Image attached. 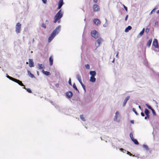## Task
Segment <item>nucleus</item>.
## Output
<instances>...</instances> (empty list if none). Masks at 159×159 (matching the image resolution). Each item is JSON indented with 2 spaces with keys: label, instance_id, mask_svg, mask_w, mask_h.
I'll return each instance as SVG.
<instances>
[{
  "label": "nucleus",
  "instance_id": "f257e3e1",
  "mask_svg": "<svg viewBox=\"0 0 159 159\" xmlns=\"http://www.w3.org/2000/svg\"><path fill=\"white\" fill-rule=\"evenodd\" d=\"M61 26L59 25L53 31L48 39V42H50L52 40L57 34L60 30Z\"/></svg>",
  "mask_w": 159,
  "mask_h": 159
},
{
  "label": "nucleus",
  "instance_id": "f03ea898",
  "mask_svg": "<svg viewBox=\"0 0 159 159\" xmlns=\"http://www.w3.org/2000/svg\"><path fill=\"white\" fill-rule=\"evenodd\" d=\"M63 14L61 10H60L55 15L54 19V22L56 23L58 21V22L59 23L60 19L62 17Z\"/></svg>",
  "mask_w": 159,
  "mask_h": 159
},
{
  "label": "nucleus",
  "instance_id": "7ed1b4c3",
  "mask_svg": "<svg viewBox=\"0 0 159 159\" xmlns=\"http://www.w3.org/2000/svg\"><path fill=\"white\" fill-rule=\"evenodd\" d=\"M103 41V39L101 38H99L96 41L95 43V45L96 47V48L95 50H96L97 48L100 46V44Z\"/></svg>",
  "mask_w": 159,
  "mask_h": 159
},
{
  "label": "nucleus",
  "instance_id": "20e7f679",
  "mask_svg": "<svg viewBox=\"0 0 159 159\" xmlns=\"http://www.w3.org/2000/svg\"><path fill=\"white\" fill-rule=\"evenodd\" d=\"M91 34L92 36L95 39H97L99 36L98 32L95 30L91 31Z\"/></svg>",
  "mask_w": 159,
  "mask_h": 159
},
{
  "label": "nucleus",
  "instance_id": "39448f33",
  "mask_svg": "<svg viewBox=\"0 0 159 159\" xmlns=\"http://www.w3.org/2000/svg\"><path fill=\"white\" fill-rule=\"evenodd\" d=\"M21 30V24L19 22L17 23L16 26V31L17 33L20 32Z\"/></svg>",
  "mask_w": 159,
  "mask_h": 159
},
{
  "label": "nucleus",
  "instance_id": "423d86ee",
  "mask_svg": "<svg viewBox=\"0 0 159 159\" xmlns=\"http://www.w3.org/2000/svg\"><path fill=\"white\" fill-rule=\"evenodd\" d=\"M152 45L154 46L155 48H159L158 41L156 39H153Z\"/></svg>",
  "mask_w": 159,
  "mask_h": 159
},
{
  "label": "nucleus",
  "instance_id": "0eeeda50",
  "mask_svg": "<svg viewBox=\"0 0 159 159\" xmlns=\"http://www.w3.org/2000/svg\"><path fill=\"white\" fill-rule=\"evenodd\" d=\"M93 7V10L95 12L98 11L100 9L99 6L96 4H94Z\"/></svg>",
  "mask_w": 159,
  "mask_h": 159
},
{
  "label": "nucleus",
  "instance_id": "6e6552de",
  "mask_svg": "<svg viewBox=\"0 0 159 159\" xmlns=\"http://www.w3.org/2000/svg\"><path fill=\"white\" fill-rule=\"evenodd\" d=\"M14 81L18 83L19 85L21 86H24V87L25 86V85L22 83V81H20V80H17L15 79Z\"/></svg>",
  "mask_w": 159,
  "mask_h": 159
},
{
  "label": "nucleus",
  "instance_id": "1a4fd4ad",
  "mask_svg": "<svg viewBox=\"0 0 159 159\" xmlns=\"http://www.w3.org/2000/svg\"><path fill=\"white\" fill-rule=\"evenodd\" d=\"M93 22L96 25H98L101 24V21L97 19H94L93 20Z\"/></svg>",
  "mask_w": 159,
  "mask_h": 159
},
{
  "label": "nucleus",
  "instance_id": "9d476101",
  "mask_svg": "<svg viewBox=\"0 0 159 159\" xmlns=\"http://www.w3.org/2000/svg\"><path fill=\"white\" fill-rule=\"evenodd\" d=\"M63 0H60L58 4V9H60L63 4Z\"/></svg>",
  "mask_w": 159,
  "mask_h": 159
},
{
  "label": "nucleus",
  "instance_id": "9b49d317",
  "mask_svg": "<svg viewBox=\"0 0 159 159\" xmlns=\"http://www.w3.org/2000/svg\"><path fill=\"white\" fill-rule=\"evenodd\" d=\"M66 95L69 98H71L73 95V93L71 91H69L66 93Z\"/></svg>",
  "mask_w": 159,
  "mask_h": 159
},
{
  "label": "nucleus",
  "instance_id": "f8f14e48",
  "mask_svg": "<svg viewBox=\"0 0 159 159\" xmlns=\"http://www.w3.org/2000/svg\"><path fill=\"white\" fill-rule=\"evenodd\" d=\"M29 66L30 67H32L34 66V62L32 59H29Z\"/></svg>",
  "mask_w": 159,
  "mask_h": 159
},
{
  "label": "nucleus",
  "instance_id": "ddd939ff",
  "mask_svg": "<svg viewBox=\"0 0 159 159\" xmlns=\"http://www.w3.org/2000/svg\"><path fill=\"white\" fill-rule=\"evenodd\" d=\"M53 57L52 56H50L49 58V61L50 65L51 66L52 65L53 62Z\"/></svg>",
  "mask_w": 159,
  "mask_h": 159
},
{
  "label": "nucleus",
  "instance_id": "4468645a",
  "mask_svg": "<svg viewBox=\"0 0 159 159\" xmlns=\"http://www.w3.org/2000/svg\"><path fill=\"white\" fill-rule=\"evenodd\" d=\"M89 74L91 75V76L95 77L96 75V72L95 71H90Z\"/></svg>",
  "mask_w": 159,
  "mask_h": 159
},
{
  "label": "nucleus",
  "instance_id": "2eb2a0df",
  "mask_svg": "<svg viewBox=\"0 0 159 159\" xmlns=\"http://www.w3.org/2000/svg\"><path fill=\"white\" fill-rule=\"evenodd\" d=\"M152 41V39H150L148 40V41L147 42V46H148V47H150V45H151Z\"/></svg>",
  "mask_w": 159,
  "mask_h": 159
},
{
  "label": "nucleus",
  "instance_id": "dca6fc26",
  "mask_svg": "<svg viewBox=\"0 0 159 159\" xmlns=\"http://www.w3.org/2000/svg\"><path fill=\"white\" fill-rule=\"evenodd\" d=\"M132 29V27L130 26H128L127 28H126L125 30V32H128L129 30H131Z\"/></svg>",
  "mask_w": 159,
  "mask_h": 159
},
{
  "label": "nucleus",
  "instance_id": "f3484780",
  "mask_svg": "<svg viewBox=\"0 0 159 159\" xmlns=\"http://www.w3.org/2000/svg\"><path fill=\"white\" fill-rule=\"evenodd\" d=\"M96 78L95 77L91 76L90 79V81L92 82H94L96 81Z\"/></svg>",
  "mask_w": 159,
  "mask_h": 159
},
{
  "label": "nucleus",
  "instance_id": "a211bd4d",
  "mask_svg": "<svg viewBox=\"0 0 159 159\" xmlns=\"http://www.w3.org/2000/svg\"><path fill=\"white\" fill-rule=\"evenodd\" d=\"M27 72L28 75L29 76H30L31 78H33L34 77V75L32 74L30 71L28 70Z\"/></svg>",
  "mask_w": 159,
  "mask_h": 159
},
{
  "label": "nucleus",
  "instance_id": "6ab92c4d",
  "mask_svg": "<svg viewBox=\"0 0 159 159\" xmlns=\"http://www.w3.org/2000/svg\"><path fill=\"white\" fill-rule=\"evenodd\" d=\"M76 77L79 82L81 81L82 80L81 77L79 75H77L76 76Z\"/></svg>",
  "mask_w": 159,
  "mask_h": 159
},
{
  "label": "nucleus",
  "instance_id": "aec40b11",
  "mask_svg": "<svg viewBox=\"0 0 159 159\" xmlns=\"http://www.w3.org/2000/svg\"><path fill=\"white\" fill-rule=\"evenodd\" d=\"M144 31H145V29L144 28H143L142 29V30L139 33V35L140 36H142L143 34L144 33Z\"/></svg>",
  "mask_w": 159,
  "mask_h": 159
},
{
  "label": "nucleus",
  "instance_id": "412c9836",
  "mask_svg": "<svg viewBox=\"0 0 159 159\" xmlns=\"http://www.w3.org/2000/svg\"><path fill=\"white\" fill-rule=\"evenodd\" d=\"M132 140L135 144L138 145L139 144V143L138 142L136 139H132Z\"/></svg>",
  "mask_w": 159,
  "mask_h": 159
},
{
  "label": "nucleus",
  "instance_id": "4be33fe9",
  "mask_svg": "<svg viewBox=\"0 0 159 159\" xmlns=\"http://www.w3.org/2000/svg\"><path fill=\"white\" fill-rule=\"evenodd\" d=\"M39 66L38 68L39 69H43L44 68V66L42 64H39L38 65Z\"/></svg>",
  "mask_w": 159,
  "mask_h": 159
},
{
  "label": "nucleus",
  "instance_id": "5701e85b",
  "mask_svg": "<svg viewBox=\"0 0 159 159\" xmlns=\"http://www.w3.org/2000/svg\"><path fill=\"white\" fill-rule=\"evenodd\" d=\"M144 113L146 115H149L150 112L148 109H145L144 111Z\"/></svg>",
  "mask_w": 159,
  "mask_h": 159
},
{
  "label": "nucleus",
  "instance_id": "b1692460",
  "mask_svg": "<svg viewBox=\"0 0 159 159\" xmlns=\"http://www.w3.org/2000/svg\"><path fill=\"white\" fill-rule=\"evenodd\" d=\"M43 72L44 74L47 75H50V73L49 72L47 71H45L44 70H43Z\"/></svg>",
  "mask_w": 159,
  "mask_h": 159
},
{
  "label": "nucleus",
  "instance_id": "393cba45",
  "mask_svg": "<svg viewBox=\"0 0 159 159\" xmlns=\"http://www.w3.org/2000/svg\"><path fill=\"white\" fill-rule=\"evenodd\" d=\"M23 88L25 89L29 93H32V91L30 89H26L25 86L23 87Z\"/></svg>",
  "mask_w": 159,
  "mask_h": 159
},
{
  "label": "nucleus",
  "instance_id": "a878e982",
  "mask_svg": "<svg viewBox=\"0 0 159 159\" xmlns=\"http://www.w3.org/2000/svg\"><path fill=\"white\" fill-rule=\"evenodd\" d=\"M7 77L9 79H10V80H12V81H14V80L15 79V78H13L12 77H10L9 76V75H7Z\"/></svg>",
  "mask_w": 159,
  "mask_h": 159
},
{
  "label": "nucleus",
  "instance_id": "bb28decb",
  "mask_svg": "<svg viewBox=\"0 0 159 159\" xmlns=\"http://www.w3.org/2000/svg\"><path fill=\"white\" fill-rule=\"evenodd\" d=\"M129 136H130V137L131 138V140H132V139H134V138L133 137V134H132V133H130L129 134Z\"/></svg>",
  "mask_w": 159,
  "mask_h": 159
},
{
  "label": "nucleus",
  "instance_id": "cd10ccee",
  "mask_svg": "<svg viewBox=\"0 0 159 159\" xmlns=\"http://www.w3.org/2000/svg\"><path fill=\"white\" fill-rule=\"evenodd\" d=\"M73 87L75 89H76L77 91L78 92H79L78 90V89L77 88L75 84V83H74L73 84Z\"/></svg>",
  "mask_w": 159,
  "mask_h": 159
},
{
  "label": "nucleus",
  "instance_id": "c85d7f7f",
  "mask_svg": "<svg viewBox=\"0 0 159 159\" xmlns=\"http://www.w3.org/2000/svg\"><path fill=\"white\" fill-rule=\"evenodd\" d=\"M132 110L136 114V115H139V114L136 111V110L134 108H133L132 109Z\"/></svg>",
  "mask_w": 159,
  "mask_h": 159
},
{
  "label": "nucleus",
  "instance_id": "c756f323",
  "mask_svg": "<svg viewBox=\"0 0 159 159\" xmlns=\"http://www.w3.org/2000/svg\"><path fill=\"white\" fill-rule=\"evenodd\" d=\"M80 118L82 120L85 121V118L84 117L83 115H80Z\"/></svg>",
  "mask_w": 159,
  "mask_h": 159
},
{
  "label": "nucleus",
  "instance_id": "7c9ffc66",
  "mask_svg": "<svg viewBox=\"0 0 159 159\" xmlns=\"http://www.w3.org/2000/svg\"><path fill=\"white\" fill-rule=\"evenodd\" d=\"M143 147L145 148L147 150H148V148L147 145H143Z\"/></svg>",
  "mask_w": 159,
  "mask_h": 159
},
{
  "label": "nucleus",
  "instance_id": "2f4dec72",
  "mask_svg": "<svg viewBox=\"0 0 159 159\" xmlns=\"http://www.w3.org/2000/svg\"><path fill=\"white\" fill-rule=\"evenodd\" d=\"M85 67L87 69H90V66L88 64L85 65Z\"/></svg>",
  "mask_w": 159,
  "mask_h": 159
},
{
  "label": "nucleus",
  "instance_id": "473e14b6",
  "mask_svg": "<svg viewBox=\"0 0 159 159\" xmlns=\"http://www.w3.org/2000/svg\"><path fill=\"white\" fill-rule=\"evenodd\" d=\"M127 154L128 155H129L130 156H133V157L134 156V155H133V154L130 153V152H129L128 151H127Z\"/></svg>",
  "mask_w": 159,
  "mask_h": 159
},
{
  "label": "nucleus",
  "instance_id": "72a5a7b5",
  "mask_svg": "<svg viewBox=\"0 0 159 159\" xmlns=\"http://www.w3.org/2000/svg\"><path fill=\"white\" fill-rule=\"evenodd\" d=\"M129 98L130 97L129 96H128L124 100L127 102L128 100L129 99Z\"/></svg>",
  "mask_w": 159,
  "mask_h": 159
},
{
  "label": "nucleus",
  "instance_id": "f704fd0d",
  "mask_svg": "<svg viewBox=\"0 0 159 159\" xmlns=\"http://www.w3.org/2000/svg\"><path fill=\"white\" fill-rule=\"evenodd\" d=\"M129 98L130 97L129 96H128L124 100L127 102L128 100L129 99Z\"/></svg>",
  "mask_w": 159,
  "mask_h": 159
},
{
  "label": "nucleus",
  "instance_id": "c9c22d12",
  "mask_svg": "<svg viewBox=\"0 0 159 159\" xmlns=\"http://www.w3.org/2000/svg\"><path fill=\"white\" fill-rule=\"evenodd\" d=\"M146 105L147 106L148 108L151 110L152 109L150 106L148 105V104H146Z\"/></svg>",
  "mask_w": 159,
  "mask_h": 159
},
{
  "label": "nucleus",
  "instance_id": "e433bc0d",
  "mask_svg": "<svg viewBox=\"0 0 159 159\" xmlns=\"http://www.w3.org/2000/svg\"><path fill=\"white\" fill-rule=\"evenodd\" d=\"M151 110L152 111V112L153 114L154 115H155L156 114V112H155L154 110L153 109H152V110Z\"/></svg>",
  "mask_w": 159,
  "mask_h": 159
},
{
  "label": "nucleus",
  "instance_id": "4c0bfd02",
  "mask_svg": "<svg viewBox=\"0 0 159 159\" xmlns=\"http://www.w3.org/2000/svg\"><path fill=\"white\" fill-rule=\"evenodd\" d=\"M149 29L148 28H147L146 29V30H145V32L147 33V34H148L149 32Z\"/></svg>",
  "mask_w": 159,
  "mask_h": 159
},
{
  "label": "nucleus",
  "instance_id": "58836bf2",
  "mask_svg": "<svg viewBox=\"0 0 159 159\" xmlns=\"http://www.w3.org/2000/svg\"><path fill=\"white\" fill-rule=\"evenodd\" d=\"M146 115V116L145 117L144 119H149V115Z\"/></svg>",
  "mask_w": 159,
  "mask_h": 159
},
{
  "label": "nucleus",
  "instance_id": "ea45409f",
  "mask_svg": "<svg viewBox=\"0 0 159 159\" xmlns=\"http://www.w3.org/2000/svg\"><path fill=\"white\" fill-rule=\"evenodd\" d=\"M42 26L44 28H46V25H45V24L44 23H43L42 24Z\"/></svg>",
  "mask_w": 159,
  "mask_h": 159
},
{
  "label": "nucleus",
  "instance_id": "a19ab883",
  "mask_svg": "<svg viewBox=\"0 0 159 159\" xmlns=\"http://www.w3.org/2000/svg\"><path fill=\"white\" fill-rule=\"evenodd\" d=\"M69 84L70 85H72L71 79L70 78L68 81Z\"/></svg>",
  "mask_w": 159,
  "mask_h": 159
},
{
  "label": "nucleus",
  "instance_id": "79ce46f5",
  "mask_svg": "<svg viewBox=\"0 0 159 159\" xmlns=\"http://www.w3.org/2000/svg\"><path fill=\"white\" fill-rule=\"evenodd\" d=\"M126 102H126V101L124 100L123 102V107L125 106V105Z\"/></svg>",
  "mask_w": 159,
  "mask_h": 159
},
{
  "label": "nucleus",
  "instance_id": "37998d69",
  "mask_svg": "<svg viewBox=\"0 0 159 159\" xmlns=\"http://www.w3.org/2000/svg\"><path fill=\"white\" fill-rule=\"evenodd\" d=\"M123 7L125 10L126 11H127V8L124 5H123Z\"/></svg>",
  "mask_w": 159,
  "mask_h": 159
},
{
  "label": "nucleus",
  "instance_id": "c03bdc74",
  "mask_svg": "<svg viewBox=\"0 0 159 159\" xmlns=\"http://www.w3.org/2000/svg\"><path fill=\"white\" fill-rule=\"evenodd\" d=\"M119 112L118 111H116V117L119 115Z\"/></svg>",
  "mask_w": 159,
  "mask_h": 159
},
{
  "label": "nucleus",
  "instance_id": "a18cd8bd",
  "mask_svg": "<svg viewBox=\"0 0 159 159\" xmlns=\"http://www.w3.org/2000/svg\"><path fill=\"white\" fill-rule=\"evenodd\" d=\"M43 2L44 3L46 4L47 2V0H42Z\"/></svg>",
  "mask_w": 159,
  "mask_h": 159
},
{
  "label": "nucleus",
  "instance_id": "49530a36",
  "mask_svg": "<svg viewBox=\"0 0 159 159\" xmlns=\"http://www.w3.org/2000/svg\"><path fill=\"white\" fill-rule=\"evenodd\" d=\"M83 88L84 89V90H85V86L84 84H83L82 85Z\"/></svg>",
  "mask_w": 159,
  "mask_h": 159
},
{
  "label": "nucleus",
  "instance_id": "de8ad7c7",
  "mask_svg": "<svg viewBox=\"0 0 159 159\" xmlns=\"http://www.w3.org/2000/svg\"><path fill=\"white\" fill-rule=\"evenodd\" d=\"M141 115L142 116H144V113L143 112H141Z\"/></svg>",
  "mask_w": 159,
  "mask_h": 159
},
{
  "label": "nucleus",
  "instance_id": "09e8293b",
  "mask_svg": "<svg viewBox=\"0 0 159 159\" xmlns=\"http://www.w3.org/2000/svg\"><path fill=\"white\" fill-rule=\"evenodd\" d=\"M128 15H127L125 17V20L126 21L127 20V19H128Z\"/></svg>",
  "mask_w": 159,
  "mask_h": 159
},
{
  "label": "nucleus",
  "instance_id": "8fccbe9b",
  "mask_svg": "<svg viewBox=\"0 0 159 159\" xmlns=\"http://www.w3.org/2000/svg\"><path fill=\"white\" fill-rule=\"evenodd\" d=\"M79 82H80V84H81V86L82 85L84 84H83V83L82 82V80H81V81H80Z\"/></svg>",
  "mask_w": 159,
  "mask_h": 159
},
{
  "label": "nucleus",
  "instance_id": "3c124183",
  "mask_svg": "<svg viewBox=\"0 0 159 159\" xmlns=\"http://www.w3.org/2000/svg\"><path fill=\"white\" fill-rule=\"evenodd\" d=\"M130 122L132 124H134V120H131Z\"/></svg>",
  "mask_w": 159,
  "mask_h": 159
},
{
  "label": "nucleus",
  "instance_id": "603ef678",
  "mask_svg": "<svg viewBox=\"0 0 159 159\" xmlns=\"http://www.w3.org/2000/svg\"><path fill=\"white\" fill-rule=\"evenodd\" d=\"M93 1L95 3H97L98 2V0H93Z\"/></svg>",
  "mask_w": 159,
  "mask_h": 159
},
{
  "label": "nucleus",
  "instance_id": "864d4df0",
  "mask_svg": "<svg viewBox=\"0 0 159 159\" xmlns=\"http://www.w3.org/2000/svg\"><path fill=\"white\" fill-rule=\"evenodd\" d=\"M120 150L121 151H122L123 152V151L124 150L123 149V148H120Z\"/></svg>",
  "mask_w": 159,
  "mask_h": 159
},
{
  "label": "nucleus",
  "instance_id": "5fc2aeb1",
  "mask_svg": "<svg viewBox=\"0 0 159 159\" xmlns=\"http://www.w3.org/2000/svg\"><path fill=\"white\" fill-rule=\"evenodd\" d=\"M157 13L158 14L159 13V10H158L157 11Z\"/></svg>",
  "mask_w": 159,
  "mask_h": 159
},
{
  "label": "nucleus",
  "instance_id": "6e6d98bb",
  "mask_svg": "<svg viewBox=\"0 0 159 159\" xmlns=\"http://www.w3.org/2000/svg\"><path fill=\"white\" fill-rule=\"evenodd\" d=\"M139 108L140 109H141V106H139Z\"/></svg>",
  "mask_w": 159,
  "mask_h": 159
},
{
  "label": "nucleus",
  "instance_id": "4d7b16f0",
  "mask_svg": "<svg viewBox=\"0 0 159 159\" xmlns=\"http://www.w3.org/2000/svg\"><path fill=\"white\" fill-rule=\"evenodd\" d=\"M154 9H153L151 12V14H152V12L153 11H154Z\"/></svg>",
  "mask_w": 159,
  "mask_h": 159
},
{
  "label": "nucleus",
  "instance_id": "13d9d810",
  "mask_svg": "<svg viewBox=\"0 0 159 159\" xmlns=\"http://www.w3.org/2000/svg\"><path fill=\"white\" fill-rule=\"evenodd\" d=\"M116 57H118V54H117L116 55Z\"/></svg>",
  "mask_w": 159,
  "mask_h": 159
},
{
  "label": "nucleus",
  "instance_id": "bf43d9fd",
  "mask_svg": "<svg viewBox=\"0 0 159 159\" xmlns=\"http://www.w3.org/2000/svg\"><path fill=\"white\" fill-rule=\"evenodd\" d=\"M26 64H28V62H26Z\"/></svg>",
  "mask_w": 159,
  "mask_h": 159
}]
</instances>
